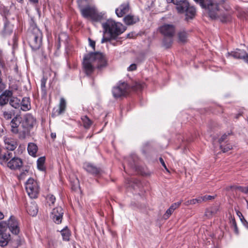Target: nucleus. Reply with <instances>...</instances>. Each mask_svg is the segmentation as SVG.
<instances>
[{
    "label": "nucleus",
    "mask_w": 248,
    "mask_h": 248,
    "mask_svg": "<svg viewBox=\"0 0 248 248\" xmlns=\"http://www.w3.org/2000/svg\"><path fill=\"white\" fill-rule=\"evenodd\" d=\"M26 190L31 198H36L39 192V186L38 183L33 179L29 178L26 183Z\"/></svg>",
    "instance_id": "obj_6"
},
{
    "label": "nucleus",
    "mask_w": 248,
    "mask_h": 248,
    "mask_svg": "<svg viewBox=\"0 0 248 248\" xmlns=\"http://www.w3.org/2000/svg\"><path fill=\"white\" fill-rule=\"evenodd\" d=\"M47 202L50 206L51 204H53L55 202V197L52 195H48L46 198Z\"/></svg>",
    "instance_id": "obj_34"
},
{
    "label": "nucleus",
    "mask_w": 248,
    "mask_h": 248,
    "mask_svg": "<svg viewBox=\"0 0 248 248\" xmlns=\"http://www.w3.org/2000/svg\"><path fill=\"white\" fill-rule=\"evenodd\" d=\"M1 164H6L8 167L12 170H16L19 169L22 166V161L21 159L13 157H11L7 162H3Z\"/></svg>",
    "instance_id": "obj_9"
},
{
    "label": "nucleus",
    "mask_w": 248,
    "mask_h": 248,
    "mask_svg": "<svg viewBox=\"0 0 248 248\" xmlns=\"http://www.w3.org/2000/svg\"><path fill=\"white\" fill-rule=\"evenodd\" d=\"M159 161L160 162V163H161V164L162 165V166L164 167V168L168 171V169L167 168V167L165 165V163L163 160V159H162V158L160 157L159 158Z\"/></svg>",
    "instance_id": "obj_46"
},
{
    "label": "nucleus",
    "mask_w": 248,
    "mask_h": 248,
    "mask_svg": "<svg viewBox=\"0 0 248 248\" xmlns=\"http://www.w3.org/2000/svg\"><path fill=\"white\" fill-rule=\"evenodd\" d=\"M102 27L104 31L101 43L116 39L125 30V27L122 24L115 22L112 20H108L105 23H102Z\"/></svg>",
    "instance_id": "obj_2"
},
{
    "label": "nucleus",
    "mask_w": 248,
    "mask_h": 248,
    "mask_svg": "<svg viewBox=\"0 0 248 248\" xmlns=\"http://www.w3.org/2000/svg\"><path fill=\"white\" fill-rule=\"evenodd\" d=\"M8 228L15 235H17L20 232L18 222L13 216L10 217L8 223L6 221L0 222V246L2 247L7 246L11 239L10 233L7 232Z\"/></svg>",
    "instance_id": "obj_1"
},
{
    "label": "nucleus",
    "mask_w": 248,
    "mask_h": 248,
    "mask_svg": "<svg viewBox=\"0 0 248 248\" xmlns=\"http://www.w3.org/2000/svg\"><path fill=\"white\" fill-rule=\"evenodd\" d=\"M45 161V157H41L39 158L37 161V168L38 170L44 171L45 170L44 163Z\"/></svg>",
    "instance_id": "obj_29"
},
{
    "label": "nucleus",
    "mask_w": 248,
    "mask_h": 248,
    "mask_svg": "<svg viewBox=\"0 0 248 248\" xmlns=\"http://www.w3.org/2000/svg\"><path fill=\"white\" fill-rule=\"evenodd\" d=\"M38 147L35 144L33 143H29L28 144V151L30 155L35 156Z\"/></svg>",
    "instance_id": "obj_23"
},
{
    "label": "nucleus",
    "mask_w": 248,
    "mask_h": 248,
    "mask_svg": "<svg viewBox=\"0 0 248 248\" xmlns=\"http://www.w3.org/2000/svg\"><path fill=\"white\" fill-rule=\"evenodd\" d=\"M42 33L40 30L36 27H33L29 35V44L33 49H38L42 44Z\"/></svg>",
    "instance_id": "obj_4"
},
{
    "label": "nucleus",
    "mask_w": 248,
    "mask_h": 248,
    "mask_svg": "<svg viewBox=\"0 0 248 248\" xmlns=\"http://www.w3.org/2000/svg\"><path fill=\"white\" fill-rule=\"evenodd\" d=\"M212 5H214L213 6H211V8H208V5H206L205 6H203L202 8H204L208 10V13L210 17L212 18H215L217 16H218V12H219V7L217 3L213 2L211 0Z\"/></svg>",
    "instance_id": "obj_15"
},
{
    "label": "nucleus",
    "mask_w": 248,
    "mask_h": 248,
    "mask_svg": "<svg viewBox=\"0 0 248 248\" xmlns=\"http://www.w3.org/2000/svg\"><path fill=\"white\" fill-rule=\"evenodd\" d=\"M217 210L216 209H207L205 212V216L207 217H210L216 214Z\"/></svg>",
    "instance_id": "obj_33"
},
{
    "label": "nucleus",
    "mask_w": 248,
    "mask_h": 248,
    "mask_svg": "<svg viewBox=\"0 0 248 248\" xmlns=\"http://www.w3.org/2000/svg\"><path fill=\"white\" fill-rule=\"evenodd\" d=\"M127 93V84L125 83L121 84L119 86L114 87L112 90L113 96L117 98L125 95Z\"/></svg>",
    "instance_id": "obj_13"
},
{
    "label": "nucleus",
    "mask_w": 248,
    "mask_h": 248,
    "mask_svg": "<svg viewBox=\"0 0 248 248\" xmlns=\"http://www.w3.org/2000/svg\"><path fill=\"white\" fill-rule=\"evenodd\" d=\"M27 212L33 217L36 216L38 211V208L37 204L34 202H31L27 204L26 207Z\"/></svg>",
    "instance_id": "obj_18"
},
{
    "label": "nucleus",
    "mask_w": 248,
    "mask_h": 248,
    "mask_svg": "<svg viewBox=\"0 0 248 248\" xmlns=\"http://www.w3.org/2000/svg\"><path fill=\"white\" fill-rule=\"evenodd\" d=\"M232 223H233V224L235 228V230L236 231H237V227H236V222H235V221L234 219H233L232 220Z\"/></svg>",
    "instance_id": "obj_51"
},
{
    "label": "nucleus",
    "mask_w": 248,
    "mask_h": 248,
    "mask_svg": "<svg viewBox=\"0 0 248 248\" xmlns=\"http://www.w3.org/2000/svg\"><path fill=\"white\" fill-rule=\"evenodd\" d=\"M178 37L179 42L185 43L187 41L188 34L184 31H181L178 33Z\"/></svg>",
    "instance_id": "obj_28"
},
{
    "label": "nucleus",
    "mask_w": 248,
    "mask_h": 248,
    "mask_svg": "<svg viewBox=\"0 0 248 248\" xmlns=\"http://www.w3.org/2000/svg\"><path fill=\"white\" fill-rule=\"evenodd\" d=\"M15 115L13 109H4L2 110V116L6 120L11 119Z\"/></svg>",
    "instance_id": "obj_24"
},
{
    "label": "nucleus",
    "mask_w": 248,
    "mask_h": 248,
    "mask_svg": "<svg viewBox=\"0 0 248 248\" xmlns=\"http://www.w3.org/2000/svg\"><path fill=\"white\" fill-rule=\"evenodd\" d=\"M11 131L15 134H19V136L22 130V124L20 125V121L17 116L15 117L10 123Z\"/></svg>",
    "instance_id": "obj_8"
},
{
    "label": "nucleus",
    "mask_w": 248,
    "mask_h": 248,
    "mask_svg": "<svg viewBox=\"0 0 248 248\" xmlns=\"http://www.w3.org/2000/svg\"><path fill=\"white\" fill-rule=\"evenodd\" d=\"M227 136L228 135H227L226 134H223L221 136V137L219 139L218 141L219 143L221 144L222 142L224 141L227 139Z\"/></svg>",
    "instance_id": "obj_44"
},
{
    "label": "nucleus",
    "mask_w": 248,
    "mask_h": 248,
    "mask_svg": "<svg viewBox=\"0 0 248 248\" xmlns=\"http://www.w3.org/2000/svg\"><path fill=\"white\" fill-rule=\"evenodd\" d=\"M242 191L246 193H248V186L246 187H244V188H243Z\"/></svg>",
    "instance_id": "obj_48"
},
{
    "label": "nucleus",
    "mask_w": 248,
    "mask_h": 248,
    "mask_svg": "<svg viewBox=\"0 0 248 248\" xmlns=\"http://www.w3.org/2000/svg\"><path fill=\"white\" fill-rule=\"evenodd\" d=\"M84 126L86 128H88L92 124L91 121L87 117V116H84L82 118Z\"/></svg>",
    "instance_id": "obj_32"
},
{
    "label": "nucleus",
    "mask_w": 248,
    "mask_h": 248,
    "mask_svg": "<svg viewBox=\"0 0 248 248\" xmlns=\"http://www.w3.org/2000/svg\"><path fill=\"white\" fill-rule=\"evenodd\" d=\"M220 147L224 153L228 152V151H229L231 149H232V146L231 145H227L226 147L223 148L222 147V145L221 144H220Z\"/></svg>",
    "instance_id": "obj_40"
},
{
    "label": "nucleus",
    "mask_w": 248,
    "mask_h": 248,
    "mask_svg": "<svg viewBox=\"0 0 248 248\" xmlns=\"http://www.w3.org/2000/svg\"><path fill=\"white\" fill-rule=\"evenodd\" d=\"M173 211L169 208L166 212L163 217L165 219H167L172 214Z\"/></svg>",
    "instance_id": "obj_38"
},
{
    "label": "nucleus",
    "mask_w": 248,
    "mask_h": 248,
    "mask_svg": "<svg viewBox=\"0 0 248 248\" xmlns=\"http://www.w3.org/2000/svg\"><path fill=\"white\" fill-rule=\"evenodd\" d=\"M143 87V85L139 82H136L132 88L134 90L139 91L141 90Z\"/></svg>",
    "instance_id": "obj_36"
},
{
    "label": "nucleus",
    "mask_w": 248,
    "mask_h": 248,
    "mask_svg": "<svg viewBox=\"0 0 248 248\" xmlns=\"http://www.w3.org/2000/svg\"><path fill=\"white\" fill-rule=\"evenodd\" d=\"M63 212L61 207H57L54 208L51 213V218L56 224L62 222Z\"/></svg>",
    "instance_id": "obj_10"
},
{
    "label": "nucleus",
    "mask_w": 248,
    "mask_h": 248,
    "mask_svg": "<svg viewBox=\"0 0 248 248\" xmlns=\"http://www.w3.org/2000/svg\"><path fill=\"white\" fill-rule=\"evenodd\" d=\"M83 1H84V0H78V2L79 6H81V5H82V3Z\"/></svg>",
    "instance_id": "obj_50"
},
{
    "label": "nucleus",
    "mask_w": 248,
    "mask_h": 248,
    "mask_svg": "<svg viewBox=\"0 0 248 248\" xmlns=\"http://www.w3.org/2000/svg\"><path fill=\"white\" fill-rule=\"evenodd\" d=\"M21 109L23 110L26 111L29 109L30 101L29 98L24 97L22 99V101L20 102Z\"/></svg>",
    "instance_id": "obj_26"
},
{
    "label": "nucleus",
    "mask_w": 248,
    "mask_h": 248,
    "mask_svg": "<svg viewBox=\"0 0 248 248\" xmlns=\"http://www.w3.org/2000/svg\"><path fill=\"white\" fill-rule=\"evenodd\" d=\"M171 43H172V40L170 38H165L163 41V45L166 47H169L170 46Z\"/></svg>",
    "instance_id": "obj_35"
},
{
    "label": "nucleus",
    "mask_w": 248,
    "mask_h": 248,
    "mask_svg": "<svg viewBox=\"0 0 248 248\" xmlns=\"http://www.w3.org/2000/svg\"><path fill=\"white\" fill-rule=\"evenodd\" d=\"M5 148L10 151L14 150L17 147L16 142L13 139L6 138L4 140Z\"/></svg>",
    "instance_id": "obj_20"
},
{
    "label": "nucleus",
    "mask_w": 248,
    "mask_h": 248,
    "mask_svg": "<svg viewBox=\"0 0 248 248\" xmlns=\"http://www.w3.org/2000/svg\"><path fill=\"white\" fill-rule=\"evenodd\" d=\"M168 2L173 3L178 13H184V10L188 6L187 0H166Z\"/></svg>",
    "instance_id": "obj_11"
},
{
    "label": "nucleus",
    "mask_w": 248,
    "mask_h": 248,
    "mask_svg": "<svg viewBox=\"0 0 248 248\" xmlns=\"http://www.w3.org/2000/svg\"><path fill=\"white\" fill-rule=\"evenodd\" d=\"M83 5L79 6L82 16L85 18H90L93 21H99L101 16H99L94 6L87 5L85 7Z\"/></svg>",
    "instance_id": "obj_5"
},
{
    "label": "nucleus",
    "mask_w": 248,
    "mask_h": 248,
    "mask_svg": "<svg viewBox=\"0 0 248 248\" xmlns=\"http://www.w3.org/2000/svg\"><path fill=\"white\" fill-rule=\"evenodd\" d=\"M137 68V65L135 63L131 64L127 68V70L129 71H132L136 70Z\"/></svg>",
    "instance_id": "obj_41"
},
{
    "label": "nucleus",
    "mask_w": 248,
    "mask_h": 248,
    "mask_svg": "<svg viewBox=\"0 0 248 248\" xmlns=\"http://www.w3.org/2000/svg\"><path fill=\"white\" fill-rule=\"evenodd\" d=\"M129 10V5L128 2L122 4L115 10L117 16L122 17L124 14L128 13Z\"/></svg>",
    "instance_id": "obj_16"
},
{
    "label": "nucleus",
    "mask_w": 248,
    "mask_h": 248,
    "mask_svg": "<svg viewBox=\"0 0 248 248\" xmlns=\"http://www.w3.org/2000/svg\"><path fill=\"white\" fill-rule=\"evenodd\" d=\"M13 95V92L11 90L5 91L0 95V105L3 106L7 104L10 98Z\"/></svg>",
    "instance_id": "obj_17"
},
{
    "label": "nucleus",
    "mask_w": 248,
    "mask_h": 248,
    "mask_svg": "<svg viewBox=\"0 0 248 248\" xmlns=\"http://www.w3.org/2000/svg\"><path fill=\"white\" fill-rule=\"evenodd\" d=\"M200 198H201L202 202H206L207 201L212 200L214 198V197L213 196H210V195H205V196H204L202 197H200Z\"/></svg>",
    "instance_id": "obj_37"
},
{
    "label": "nucleus",
    "mask_w": 248,
    "mask_h": 248,
    "mask_svg": "<svg viewBox=\"0 0 248 248\" xmlns=\"http://www.w3.org/2000/svg\"><path fill=\"white\" fill-rule=\"evenodd\" d=\"M134 157L133 156H130L128 158H125V161L128 162L130 165H132L133 162L134 161Z\"/></svg>",
    "instance_id": "obj_43"
},
{
    "label": "nucleus",
    "mask_w": 248,
    "mask_h": 248,
    "mask_svg": "<svg viewBox=\"0 0 248 248\" xmlns=\"http://www.w3.org/2000/svg\"><path fill=\"white\" fill-rule=\"evenodd\" d=\"M66 108V101L63 98H61L59 104V111L57 112V115H60L63 113Z\"/></svg>",
    "instance_id": "obj_27"
},
{
    "label": "nucleus",
    "mask_w": 248,
    "mask_h": 248,
    "mask_svg": "<svg viewBox=\"0 0 248 248\" xmlns=\"http://www.w3.org/2000/svg\"><path fill=\"white\" fill-rule=\"evenodd\" d=\"M4 88L3 85L0 83V92H1Z\"/></svg>",
    "instance_id": "obj_54"
},
{
    "label": "nucleus",
    "mask_w": 248,
    "mask_h": 248,
    "mask_svg": "<svg viewBox=\"0 0 248 248\" xmlns=\"http://www.w3.org/2000/svg\"><path fill=\"white\" fill-rule=\"evenodd\" d=\"M201 200L200 197L197 199H192L190 200H188L185 202V205L188 206L190 204H195L197 203H201Z\"/></svg>",
    "instance_id": "obj_31"
},
{
    "label": "nucleus",
    "mask_w": 248,
    "mask_h": 248,
    "mask_svg": "<svg viewBox=\"0 0 248 248\" xmlns=\"http://www.w3.org/2000/svg\"><path fill=\"white\" fill-rule=\"evenodd\" d=\"M228 56H232L234 58L241 59L248 62V54L244 50L236 49L234 51L229 52Z\"/></svg>",
    "instance_id": "obj_14"
},
{
    "label": "nucleus",
    "mask_w": 248,
    "mask_h": 248,
    "mask_svg": "<svg viewBox=\"0 0 248 248\" xmlns=\"http://www.w3.org/2000/svg\"><path fill=\"white\" fill-rule=\"evenodd\" d=\"M85 169L93 174H97L100 172V169L91 163H86L84 166Z\"/></svg>",
    "instance_id": "obj_22"
},
{
    "label": "nucleus",
    "mask_w": 248,
    "mask_h": 248,
    "mask_svg": "<svg viewBox=\"0 0 248 248\" xmlns=\"http://www.w3.org/2000/svg\"><path fill=\"white\" fill-rule=\"evenodd\" d=\"M106 64V58L102 53H91L85 55L83 59V65L87 75L92 73L94 66L100 68Z\"/></svg>",
    "instance_id": "obj_3"
},
{
    "label": "nucleus",
    "mask_w": 248,
    "mask_h": 248,
    "mask_svg": "<svg viewBox=\"0 0 248 248\" xmlns=\"http://www.w3.org/2000/svg\"><path fill=\"white\" fill-rule=\"evenodd\" d=\"M161 33L166 37H171L175 33V29L171 24H164L160 28Z\"/></svg>",
    "instance_id": "obj_12"
},
{
    "label": "nucleus",
    "mask_w": 248,
    "mask_h": 248,
    "mask_svg": "<svg viewBox=\"0 0 248 248\" xmlns=\"http://www.w3.org/2000/svg\"><path fill=\"white\" fill-rule=\"evenodd\" d=\"M124 21L127 25H131L138 22L140 21V18L137 16L128 15L124 17Z\"/></svg>",
    "instance_id": "obj_19"
},
{
    "label": "nucleus",
    "mask_w": 248,
    "mask_h": 248,
    "mask_svg": "<svg viewBox=\"0 0 248 248\" xmlns=\"http://www.w3.org/2000/svg\"><path fill=\"white\" fill-rule=\"evenodd\" d=\"M230 188H238L239 190H240L241 191H242V190L243 189V188H244V187H241V186L235 187L234 186H231L230 187Z\"/></svg>",
    "instance_id": "obj_49"
},
{
    "label": "nucleus",
    "mask_w": 248,
    "mask_h": 248,
    "mask_svg": "<svg viewBox=\"0 0 248 248\" xmlns=\"http://www.w3.org/2000/svg\"><path fill=\"white\" fill-rule=\"evenodd\" d=\"M181 202H182L181 201H180L179 202H175V203H173L171 206L170 207L171 210H172V211H174L176 209H177V208L179 207V206L180 205V204H181Z\"/></svg>",
    "instance_id": "obj_39"
},
{
    "label": "nucleus",
    "mask_w": 248,
    "mask_h": 248,
    "mask_svg": "<svg viewBox=\"0 0 248 248\" xmlns=\"http://www.w3.org/2000/svg\"><path fill=\"white\" fill-rule=\"evenodd\" d=\"M36 124L35 119L31 115H28L26 116L25 120L22 124L23 130L21 132L19 138L24 139L26 138L30 132V129Z\"/></svg>",
    "instance_id": "obj_7"
},
{
    "label": "nucleus",
    "mask_w": 248,
    "mask_h": 248,
    "mask_svg": "<svg viewBox=\"0 0 248 248\" xmlns=\"http://www.w3.org/2000/svg\"><path fill=\"white\" fill-rule=\"evenodd\" d=\"M186 13V18H192L196 14V11L195 8L192 6H190L188 2V6L184 10V13Z\"/></svg>",
    "instance_id": "obj_21"
},
{
    "label": "nucleus",
    "mask_w": 248,
    "mask_h": 248,
    "mask_svg": "<svg viewBox=\"0 0 248 248\" xmlns=\"http://www.w3.org/2000/svg\"><path fill=\"white\" fill-rule=\"evenodd\" d=\"M74 185H73L72 186V188L74 190H77L78 188L79 187V182L78 180H77L76 182L75 183Z\"/></svg>",
    "instance_id": "obj_42"
},
{
    "label": "nucleus",
    "mask_w": 248,
    "mask_h": 248,
    "mask_svg": "<svg viewBox=\"0 0 248 248\" xmlns=\"http://www.w3.org/2000/svg\"><path fill=\"white\" fill-rule=\"evenodd\" d=\"M240 219L244 225L248 229V222L245 219L244 217H242V218H241Z\"/></svg>",
    "instance_id": "obj_45"
},
{
    "label": "nucleus",
    "mask_w": 248,
    "mask_h": 248,
    "mask_svg": "<svg viewBox=\"0 0 248 248\" xmlns=\"http://www.w3.org/2000/svg\"><path fill=\"white\" fill-rule=\"evenodd\" d=\"M89 40L90 41V45L91 46H92L93 49H94L95 45V42L91 40V39L90 38L89 39Z\"/></svg>",
    "instance_id": "obj_47"
},
{
    "label": "nucleus",
    "mask_w": 248,
    "mask_h": 248,
    "mask_svg": "<svg viewBox=\"0 0 248 248\" xmlns=\"http://www.w3.org/2000/svg\"><path fill=\"white\" fill-rule=\"evenodd\" d=\"M10 104L16 108H18L20 106V100L12 95L10 98Z\"/></svg>",
    "instance_id": "obj_25"
},
{
    "label": "nucleus",
    "mask_w": 248,
    "mask_h": 248,
    "mask_svg": "<svg viewBox=\"0 0 248 248\" xmlns=\"http://www.w3.org/2000/svg\"><path fill=\"white\" fill-rule=\"evenodd\" d=\"M45 83H42V86H45Z\"/></svg>",
    "instance_id": "obj_56"
},
{
    "label": "nucleus",
    "mask_w": 248,
    "mask_h": 248,
    "mask_svg": "<svg viewBox=\"0 0 248 248\" xmlns=\"http://www.w3.org/2000/svg\"><path fill=\"white\" fill-rule=\"evenodd\" d=\"M20 0L22 1V0ZM30 0L33 3H37L38 2V0Z\"/></svg>",
    "instance_id": "obj_55"
},
{
    "label": "nucleus",
    "mask_w": 248,
    "mask_h": 248,
    "mask_svg": "<svg viewBox=\"0 0 248 248\" xmlns=\"http://www.w3.org/2000/svg\"><path fill=\"white\" fill-rule=\"evenodd\" d=\"M51 137L53 139H55L56 137V134L55 133H51Z\"/></svg>",
    "instance_id": "obj_52"
},
{
    "label": "nucleus",
    "mask_w": 248,
    "mask_h": 248,
    "mask_svg": "<svg viewBox=\"0 0 248 248\" xmlns=\"http://www.w3.org/2000/svg\"><path fill=\"white\" fill-rule=\"evenodd\" d=\"M61 234L63 237V239L68 241L69 239L70 232L67 227H65L61 231Z\"/></svg>",
    "instance_id": "obj_30"
},
{
    "label": "nucleus",
    "mask_w": 248,
    "mask_h": 248,
    "mask_svg": "<svg viewBox=\"0 0 248 248\" xmlns=\"http://www.w3.org/2000/svg\"><path fill=\"white\" fill-rule=\"evenodd\" d=\"M4 217V215L2 213L0 212V219H3Z\"/></svg>",
    "instance_id": "obj_53"
}]
</instances>
